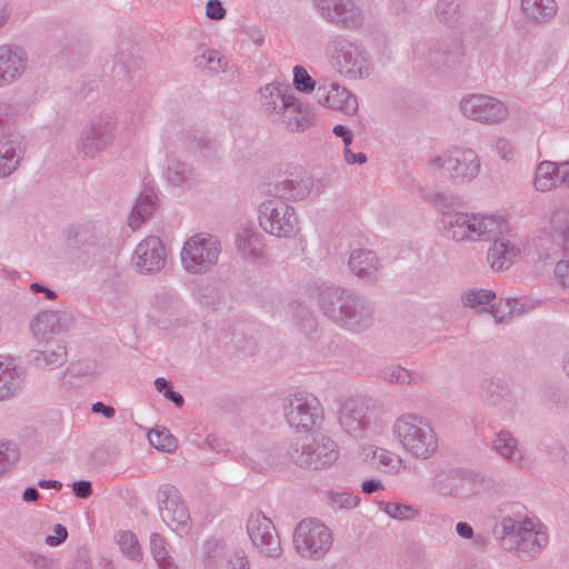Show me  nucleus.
I'll list each match as a JSON object with an SVG mask.
<instances>
[{"label": "nucleus", "instance_id": "b1692460", "mask_svg": "<svg viewBox=\"0 0 569 569\" xmlns=\"http://www.w3.org/2000/svg\"><path fill=\"white\" fill-rule=\"evenodd\" d=\"M495 448L512 461H518L520 458V453L516 448V440L509 433H500L495 441Z\"/></svg>", "mask_w": 569, "mask_h": 569}, {"label": "nucleus", "instance_id": "2f4dec72", "mask_svg": "<svg viewBox=\"0 0 569 569\" xmlns=\"http://www.w3.org/2000/svg\"><path fill=\"white\" fill-rule=\"evenodd\" d=\"M67 536V529L62 525L58 523L53 528V533L46 538V543L50 547L59 546L66 540Z\"/></svg>", "mask_w": 569, "mask_h": 569}, {"label": "nucleus", "instance_id": "473e14b6", "mask_svg": "<svg viewBox=\"0 0 569 569\" xmlns=\"http://www.w3.org/2000/svg\"><path fill=\"white\" fill-rule=\"evenodd\" d=\"M555 274L559 279L561 286L569 288V262L568 261H559L556 264Z\"/></svg>", "mask_w": 569, "mask_h": 569}, {"label": "nucleus", "instance_id": "49530a36", "mask_svg": "<svg viewBox=\"0 0 569 569\" xmlns=\"http://www.w3.org/2000/svg\"><path fill=\"white\" fill-rule=\"evenodd\" d=\"M164 395L179 407L183 403L182 397L174 391H171L168 389V390H166Z\"/></svg>", "mask_w": 569, "mask_h": 569}, {"label": "nucleus", "instance_id": "ddd939ff", "mask_svg": "<svg viewBox=\"0 0 569 569\" xmlns=\"http://www.w3.org/2000/svg\"><path fill=\"white\" fill-rule=\"evenodd\" d=\"M287 418L290 426L297 430H308L321 418V409L316 399H310L292 408L287 413Z\"/></svg>", "mask_w": 569, "mask_h": 569}, {"label": "nucleus", "instance_id": "603ef678", "mask_svg": "<svg viewBox=\"0 0 569 569\" xmlns=\"http://www.w3.org/2000/svg\"><path fill=\"white\" fill-rule=\"evenodd\" d=\"M162 542H163V541H162V538H161L159 535L153 533V535L151 536V543H152V546H153L154 548H156V547H161Z\"/></svg>", "mask_w": 569, "mask_h": 569}, {"label": "nucleus", "instance_id": "c9c22d12", "mask_svg": "<svg viewBox=\"0 0 569 569\" xmlns=\"http://www.w3.org/2000/svg\"><path fill=\"white\" fill-rule=\"evenodd\" d=\"M66 355V348L59 345L54 350H52L50 357L46 356V361L48 362V365L57 366L64 361Z\"/></svg>", "mask_w": 569, "mask_h": 569}, {"label": "nucleus", "instance_id": "37998d69", "mask_svg": "<svg viewBox=\"0 0 569 569\" xmlns=\"http://www.w3.org/2000/svg\"><path fill=\"white\" fill-rule=\"evenodd\" d=\"M381 488V483L375 480H368L362 483V491L366 493H372Z\"/></svg>", "mask_w": 569, "mask_h": 569}, {"label": "nucleus", "instance_id": "1a4fd4ad", "mask_svg": "<svg viewBox=\"0 0 569 569\" xmlns=\"http://www.w3.org/2000/svg\"><path fill=\"white\" fill-rule=\"evenodd\" d=\"M338 456L333 441L328 437L320 436L303 450L300 465L306 468H323L336 462Z\"/></svg>", "mask_w": 569, "mask_h": 569}, {"label": "nucleus", "instance_id": "f3484780", "mask_svg": "<svg viewBox=\"0 0 569 569\" xmlns=\"http://www.w3.org/2000/svg\"><path fill=\"white\" fill-rule=\"evenodd\" d=\"M523 12L535 21H546L557 12L555 0H522Z\"/></svg>", "mask_w": 569, "mask_h": 569}, {"label": "nucleus", "instance_id": "4468645a", "mask_svg": "<svg viewBox=\"0 0 569 569\" xmlns=\"http://www.w3.org/2000/svg\"><path fill=\"white\" fill-rule=\"evenodd\" d=\"M320 103L336 110H342L347 113H352L358 108V102L345 88L337 84H331L326 94L320 98Z\"/></svg>", "mask_w": 569, "mask_h": 569}, {"label": "nucleus", "instance_id": "4c0bfd02", "mask_svg": "<svg viewBox=\"0 0 569 569\" xmlns=\"http://www.w3.org/2000/svg\"><path fill=\"white\" fill-rule=\"evenodd\" d=\"M92 411L94 413H102L108 419H110L114 416V409L112 407L106 406L102 402H96L92 406Z\"/></svg>", "mask_w": 569, "mask_h": 569}, {"label": "nucleus", "instance_id": "4d7b16f0", "mask_svg": "<svg viewBox=\"0 0 569 569\" xmlns=\"http://www.w3.org/2000/svg\"><path fill=\"white\" fill-rule=\"evenodd\" d=\"M362 409L357 410V417L353 418V420H360L362 418Z\"/></svg>", "mask_w": 569, "mask_h": 569}, {"label": "nucleus", "instance_id": "7c9ffc66", "mask_svg": "<svg viewBox=\"0 0 569 569\" xmlns=\"http://www.w3.org/2000/svg\"><path fill=\"white\" fill-rule=\"evenodd\" d=\"M13 158V152L9 150L3 156H0V177L10 174L16 168L17 161Z\"/></svg>", "mask_w": 569, "mask_h": 569}, {"label": "nucleus", "instance_id": "72a5a7b5", "mask_svg": "<svg viewBox=\"0 0 569 569\" xmlns=\"http://www.w3.org/2000/svg\"><path fill=\"white\" fill-rule=\"evenodd\" d=\"M206 13L210 19H221L224 17L226 10L218 0H210L206 7Z\"/></svg>", "mask_w": 569, "mask_h": 569}, {"label": "nucleus", "instance_id": "5701e85b", "mask_svg": "<svg viewBox=\"0 0 569 569\" xmlns=\"http://www.w3.org/2000/svg\"><path fill=\"white\" fill-rule=\"evenodd\" d=\"M16 389L14 372L10 363L0 359V400L9 397Z\"/></svg>", "mask_w": 569, "mask_h": 569}, {"label": "nucleus", "instance_id": "2eb2a0df", "mask_svg": "<svg viewBox=\"0 0 569 569\" xmlns=\"http://www.w3.org/2000/svg\"><path fill=\"white\" fill-rule=\"evenodd\" d=\"M470 220L469 239H478L487 233H502L507 229L505 219L498 220L493 217L470 214Z\"/></svg>", "mask_w": 569, "mask_h": 569}, {"label": "nucleus", "instance_id": "20e7f679", "mask_svg": "<svg viewBox=\"0 0 569 569\" xmlns=\"http://www.w3.org/2000/svg\"><path fill=\"white\" fill-rule=\"evenodd\" d=\"M248 535L253 545L268 556H274L280 550V540L271 520L261 512L250 515L247 523Z\"/></svg>", "mask_w": 569, "mask_h": 569}, {"label": "nucleus", "instance_id": "6e6d98bb", "mask_svg": "<svg viewBox=\"0 0 569 569\" xmlns=\"http://www.w3.org/2000/svg\"><path fill=\"white\" fill-rule=\"evenodd\" d=\"M516 303V300L515 299H511V300H507L505 302L506 307H508L509 309H511V305H515Z\"/></svg>", "mask_w": 569, "mask_h": 569}, {"label": "nucleus", "instance_id": "ea45409f", "mask_svg": "<svg viewBox=\"0 0 569 569\" xmlns=\"http://www.w3.org/2000/svg\"><path fill=\"white\" fill-rule=\"evenodd\" d=\"M333 133L343 139L346 146H349L352 140L351 133L341 124H338L333 128Z\"/></svg>", "mask_w": 569, "mask_h": 569}, {"label": "nucleus", "instance_id": "5fc2aeb1", "mask_svg": "<svg viewBox=\"0 0 569 569\" xmlns=\"http://www.w3.org/2000/svg\"><path fill=\"white\" fill-rule=\"evenodd\" d=\"M31 289L36 292H39V291H44L46 289L42 288L41 286H39L38 283H32L31 284Z\"/></svg>", "mask_w": 569, "mask_h": 569}, {"label": "nucleus", "instance_id": "a211bd4d", "mask_svg": "<svg viewBox=\"0 0 569 569\" xmlns=\"http://www.w3.org/2000/svg\"><path fill=\"white\" fill-rule=\"evenodd\" d=\"M517 251L508 241H496L488 253V261L492 269L501 270L515 259Z\"/></svg>", "mask_w": 569, "mask_h": 569}, {"label": "nucleus", "instance_id": "f03ea898", "mask_svg": "<svg viewBox=\"0 0 569 569\" xmlns=\"http://www.w3.org/2000/svg\"><path fill=\"white\" fill-rule=\"evenodd\" d=\"M293 543L297 552L302 557L319 558L330 549L332 536L323 523L306 519L297 526Z\"/></svg>", "mask_w": 569, "mask_h": 569}, {"label": "nucleus", "instance_id": "864d4df0", "mask_svg": "<svg viewBox=\"0 0 569 569\" xmlns=\"http://www.w3.org/2000/svg\"><path fill=\"white\" fill-rule=\"evenodd\" d=\"M502 307V303L500 302L498 308L495 311V317L498 319V321H502L505 319V316H499L500 308Z\"/></svg>", "mask_w": 569, "mask_h": 569}, {"label": "nucleus", "instance_id": "cd10ccee", "mask_svg": "<svg viewBox=\"0 0 569 569\" xmlns=\"http://www.w3.org/2000/svg\"><path fill=\"white\" fill-rule=\"evenodd\" d=\"M495 298V295L488 290H473L466 292L462 297L463 303L470 307H478L480 305L489 303Z\"/></svg>", "mask_w": 569, "mask_h": 569}, {"label": "nucleus", "instance_id": "bb28decb", "mask_svg": "<svg viewBox=\"0 0 569 569\" xmlns=\"http://www.w3.org/2000/svg\"><path fill=\"white\" fill-rule=\"evenodd\" d=\"M293 84L299 91L311 92L316 83L305 68L297 66L293 68Z\"/></svg>", "mask_w": 569, "mask_h": 569}, {"label": "nucleus", "instance_id": "bf43d9fd", "mask_svg": "<svg viewBox=\"0 0 569 569\" xmlns=\"http://www.w3.org/2000/svg\"><path fill=\"white\" fill-rule=\"evenodd\" d=\"M6 21V16L3 13H0V26H2Z\"/></svg>", "mask_w": 569, "mask_h": 569}, {"label": "nucleus", "instance_id": "de8ad7c7", "mask_svg": "<svg viewBox=\"0 0 569 569\" xmlns=\"http://www.w3.org/2000/svg\"><path fill=\"white\" fill-rule=\"evenodd\" d=\"M39 497V493L36 489L29 488L23 493V499L26 501H36Z\"/></svg>", "mask_w": 569, "mask_h": 569}, {"label": "nucleus", "instance_id": "680f3d73", "mask_svg": "<svg viewBox=\"0 0 569 569\" xmlns=\"http://www.w3.org/2000/svg\"><path fill=\"white\" fill-rule=\"evenodd\" d=\"M274 102H276L274 100H270V101L266 102L264 104L269 106V104H273ZM269 109H270V108H269V107H267V110H269Z\"/></svg>", "mask_w": 569, "mask_h": 569}, {"label": "nucleus", "instance_id": "393cba45", "mask_svg": "<svg viewBox=\"0 0 569 569\" xmlns=\"http://www.w3.org/2000/svg\"><path fill=\"white\" fill-rule=\"evenodd\" d=\"M375 257L371 252L359 251L352 253L350 266L359 276L367 274L370 269L375 268Z\"/></svg>", "mask_w": 569, "mask_h": 569}, {"label": "nucleus", "instance_id": "6e6552de", "mask_svg": "<svg viewBox=\"0 0 569 569\" xmlns=\"http://www.w3.org/2000/svg\"><path fill=\"white\" fill-rule=\"evenodd\" d=\"M259 222L268 233L287 237L293 231L296 218L287 208H277L272 202H266L261 204Z\"/></svg>", "mask_w": 569, "mask_h": 569}, {"label": "nucleus", "instance_id": "e433bc0d", "mask_svg": "<svg viewBox=\"0 0 569 569\" xmlns=\"http://www.w3.org/2000/svg\"><path fill=\"white\" fill-rule=\"evenodd\" d=\"M73 491L79 498H87L91 492V485L88 481H79L73 485Z\"/></svg>", "mask_w": 569, "mask_h": 569}, {"label": "nucleus", "instance_id": "c03bdc74", "mask_svg": "<svg viewBox=\"0 0 569 569\" xmlns=\"http://www.w3.org/2000/svg\"><path fill=\"white\" fill-rule=\"evenodd\" d=\"M229 569H249L248 561L242 556H237L233 561L229 562Z\"/></svg>", "mask_w": 569, "mask_h": 569}, {"label": "nucleus", "instance_id": "39448f33", "mask_svg": "<svg viewBox=\"0 0 569 569\" xmlns=\"http://www.w3.org/2000/svg\"><path fill=\"white\" fill-rule=\"evenodd\" d=\"M262 93H268L271 98H280L283 108V121L287 127L293 131H305L313 123V114L310 110L302 108L293 97L280 94V89L276 86H267Z\"/></svg>", "mask_w": 569, "mask_h": 569}, {"label": "nucleus", "instance_id": "4be33fe9", "mask_svg": "<svg viewBox=\"0 0 569 569\" xmlns=\"http://www.w3.org/2000/svg\"><path fill=\"white\" fill-rule=\"evenodd\" d=\"M149 442L157 450L171 452L177 448V440L167 430L152 429L148 433Z\"/></svg>", "mask_w": 569, "mask_h": 569}, {"label": "nucleus", "instance_id": "f8f14e48", "mask_svg": "<svg viewBox=\"0 0 569 569\" xmlns=\"http://www.w3.org/2000/svg\"><path fill=\"white\" fill-rule=\"evenodd\" d=\"M518 549L522 552H537L548 542V535L536 519H525L517 527Z\"/></svg>", "mask_w": 569, "mask_h": 569}, {"label": "nucleus", "instance_id": "f257e3e1", "mask_svg": "<svg viewBox=\"0 0 569 569\" xmlns=\"http://www.w3.org/2000/svg\"><path fill=\"white\" fill-rule=\"evenodd\" d=\"M393 432L402 447L417 458L426 459L438 448L433 429L416 416L407 415L398 418Z\"/></svg>", "mask_w": 569, "mask_h": 569}, {"label": "nucleus", "instance_id": "0eeeda50", "mask_svg": "<svg viewBox=\"0 0 569 569\" xmlns=\"http://www.w3.org/2000/svg\"><path fill=\"white\" fill-rule=\"evenodd\" d=\"M159 499L163 521L173 530L184 528L190 516L177 490L173 487L164 486L159 491Z\"/></svg>", "mask_w": 569, "mask_h": 569}, {"label": "nucleus", "instance_id": "79ce46f5", "mask_svg": "<svg viewBox=\"0 0 569 569\" xmlns=\"http://www.w3.org/2000/svg\"><path fill=\"white\" fill-rule=\"evenodd\" d=\"M219 60L218 58V53L214 52V51H207L206 53H203L201 57L198 58V64L199 66H202V64H206V63H211L213 60Z\"/></svg>", "mask_w": 569, "mask_h": 569}, {"label": "nucleus", "instance_id": "58836bf2", "mask_svg": "<svg viewBox=\"0 0 569 569\" xmlns=\"http://www.w3.org/2000/svg\"><path fill=\"white\" fill-rule=\"evenodd\" d=\"M558 179L569 186V162L557 164Z\"/></svg>", "mask_w": 569, "mask_h": 569}, {"label": "nucleus", "instance_id": "c756f323", "mask_svg": "<svg viewBox=\"0 0 569 569\" xmlns=\"http://www.w3.org/2000/svg\"><path fill=\"white\" fill-rule=\"evenodd\" d=\"M57 322L58 318L54 312H44L37 317L32 328L36 333H39L42 331L43 327H53Z\"/></svg>", "mask_w": 569, "mask_h": 569}, {"label": "nucleus", "instance_id": "412c9836", "mask_svg": "<svg viewBox=\"0 0 569 569\" xmlns=\"http://www.w3.org/2000/svg\"><path fill=\"white\" fill-rule=\"evenodd\" d=\"M445 221L449 223L452 238L456 240L469 239L470 214L467 213H446Z\"/></svg>", "mask_w": 569, "mask_h": 569}, {"label": "nucleus", "instance_id": "c85d7f7f", "mask_svg": "<svg viewBox=\"0 0 569 569\" xmlns=\"http://www.w3.org/2000/svg\"><path fill=\"white\" fill-rule=\"evenodd\" d=\"M385 511L390 517L398 520L410 519L416 515V511L411 507L399 503H387Z\"/></svg>", "mask_w": 569, "mask_h": 569}, {"label": "nucleus", "instance_id": "f704fd0d", "mask_svg": "<svg viewBox=\"0 0 569 569\" xmlns=\"http://www.w3.org/2000/svg\"><path fill=\"white\" fill-rule=\"evenodd\" d=\"M356 403L353 401H350L348 403H346L340 412V417H339V420H340V423L342 426H345L346 428H352L351 426V413H353L356 411Z\"/></svg>", "mask_w": 569, "mask_h": 569}, {"label": "nucleus", "instance_id": "052dcab7", "mask_svg": "<svg viewBox=\"0 0 569 569\" xmlns=\"http://www.w3.org/2000/svg\"><path fill=\"white\" fill-rule=\"evenodd\" d=\"M565 248L567 251H569V237L566 239Z\"/></svg>", "mask_w": 569, "mask_h": 569}, {"label": "nucleus", "instance_id": "a19ab883", "mask_svg": "<svg viewBox=\"0 0 569 569\" xmlns=\"http://www.w3.org/2000/svg\"><path fill=\"white\" fill-rule=\"evenodd\" d=\"M345 158L348 163H363L366 161V156L363 153L355 154L349 149L345 150Z\"/></svg>", "mask_w": 569, "mask_h": 569}, {"label": "nucleus", "instance_id": "423d86ee", "mask_svg": "<svg viewBox=\"0 0 569 569\" xmlns=\"http://www.w3.org/2000/svg\"><path fill=\"white\" fill-rule=\"evenodd\" d=\"M461 109L467 117L485 122L500 121L507 116L503 103L486 96H471L463 99Z\"/></svg>", "mask_w": 569, "mask_h": 569}, {"label": "nucleus", "instance_id": "9d476101", "mask_svg": "<svg viewBox=\"0 0 569 569\" xmlns=\"http://www.w3.org/2000/svg\"><path fill=\"white\" fill-rule=\"evenodd\" d=\"M166 259V251L162 242L154 237L141 241L134 250V263L144 272L159 271Z\"/></svg>", "mask_w": 569, "mask_h": 569}, {"label": "nucleus", "instance_id": "aec40b11", "mask_svg": "<svg viewBox=\"0 0 569 569\" xmlns=\"http://www.w3.org/2000/svg\"><path fill=\"white\" fill-rule=\"evenodd\" d=\"M558 180L557 164L553 162H541L535 176V188L539 191H548L556 186Z\"/></svg>", "mask_w": 569, "mask_h": 569}, {"label": "nucleus", "instance_id": "a18cd8bd", "mask_svg": "<svg viewBox=\"0 0 569 569\" xmlns=\"http://www.w3.org/2000/svg\"><path fill=\"white\" fill-rule=\"evenodd\" d=\"M457 532L463 538H470L472 536V528L466 522H459L457 525Z\"/></svg>", "mask_w": 569, "mask_h": 569}, {"label": "nucleus", "instance_id": "9b49d317", "mask_svg": "<svg viewBox=\"0 0 569 569\" xmlns=\"http://www.w3.org/2000/svg\"><path fill=\"white\" fill-rule=\"evenodd\" d=\"M451 176L460 180H469L477 176L479 163L477 156L471 150H455L440 164Z\"/></svg>", "mask_w": 569, "mask_h": 569}, {"label": "nucleus", "instance_id": "a878e982", "mask_svg": "<svg viewBox=\"0 0 569 569\" xmlns=\"http://www.w3.org/2000/svg\"><path fill=\"white\" fill-rule=\"evenodd\" d=\"M119 546L124 555L131 559L140 557V548L136 536L129 531H123L118 537Z\"/></svg>", "mask_w": 569, "mask_h": 569}, {"label": "nucleus", "instance_id": "dca6fc26", "mask_svg": "<svg viewBox=\"0 0 569 569\" xmlns=\"http://www.w3.org/2000/svg\"><path fill=\"white\" fill-rule=\"evenodd\" d=\"M156 194L152 190L142 192L129 217V226L136 230L154 210Z\"/></svg>", "mask_w": 569, "mask_h": 569}, {"label": "nucleus", "instance_id": "8fccbe9b", "mask_svg": "<svg viewBox=\"0 0 569 569\" xmlns=\"http://www.w3.org/2000/svg\"><path fill=\"white\" fill-rule=\"evenodd\" d=\"M154 386L158 391L162 392L167 388L168 381L164 378H157L154 381Z\"/></svg>", "mask_w": 569, "mask_h": 569}, {"label": "nucleus", "instance_id": "6ab92c4d", "mask_svg": "<svg viewBox=\"0 0 569 569\" xmlns=\"http://www.w3.org/2000/svg\"><path fill=\"white\" fill-rule=\"evenodd\" d=\"M370 465L385 472L398 473L403 469L402 459L386 449H376L372 451Z\"/></svg>", "mask_w": 569, "mask_h": 569}, {"label": "nucleus", "instance_id": "09e8293b", "mask_svg": "<svg viewBox=\"0 0 569 569\" xmlns=\"http://www.w3.org/2000/svg\"><path fill=\"white\" fill-rule=\"evenodd\" d=\"M408 378H409V373H408L407 370H405L402 368L398 369V373H397V377H396V380L398 382H405V381L408 380Z\"/></svg>", "mask_w": 569, "mask_h": 569}, {"label": "nucleus", "instance_id": "7ed1b4c3", "mask_svg": "<svg viewBox=\"0 0 569 569\" xmlns=\"http://www.w3.org/2000/svg\"><path fill=\"white\" fill-rule=\"evenodd\" d=\"M219 251L218 242L211 236L196 234L186 242L181 261L187 269L198 271L213 264Z\"/></svg>", "mask_w": 569, "mask_h": 569}, {"label": "nucleus", "instance_id": "13d9d810", "mask_svg": "<svg viewBox=\"0 0 569 569\" xmlns=\"http://www.w3.org/2000/svg\"><path fill=\"white\" fill-rule=\"evenodd\" d=\"M44 292H46L47 297L50 299L53 298V296H54L53 292L49 289H46Z\"/></svg>", "mask_w": 569, "mask_h": 569}, {"label": "nucleus", "instance_id": "3c124183", "mask_svg": "<svg viewBox=\"0 0 569 569\" xmlns=\"http://www.w3.org/2000/svg\"><path fill=\"white\" fill-rule=\"evenodd\" d=\"M39 486L41 488H58L60 487V485L58 483V481H53V480H49V481H40L39 482Z\"/></svg>", "mask_w": 569, "mask_h": 569}]
</instances>
